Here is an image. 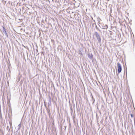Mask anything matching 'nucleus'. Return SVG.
Returning <instances> with one entry per match:
<instances>
[{
  "instance_id": "obj_1",
  "label": "nucleus",
  "mask_w": 135,
  "mask_h": 135,
  "mask_svg": "<svg viewBox=\"0 0 135 135\" xmlns=\"http://www.w3.org/2000/svg\"><path fill=\"white\" fill-rule=\"evenodd\" d=\"M94 35L96 36L99 42L100 43L101 42V40L99 34H98L97 32H95Z\"/></svg>"
},
{
  "instance_id": "obj_2",
  "label": "nucleus",
  "mask_w": 135,
  "mask_h": 135,
  "mask_svg": "<svg viewBox=\"0 0 135 135\" xmlns=\"http://www.w3.org/2000/svg\"><path fill=\"white\" fill-rule=\"evenodd\" d=\"M117 66H118V72L119 73H120L122 70V67L121 66L119 62L117 63Z\"/></svg>"
},
{
  "instance_id": "obj_3",
  "label": "nucleus",
  "mask_w": 135,
  "mask_h": 135,
  "mask_svg": "<svg viewBox=\"0 0 135 135\" xmlns=\"http://www.w3.org/2000/svg\"><path fill=\"white\" fill-rule=\"evenodd\" d=\"M47 112L49 114L50 116V110L49 109H47Z\"/></svg>"
},
{
  "instance_id": "obj_4",
  "label": "nucleus",
  "mask_w": 135,
  "mask_h": 135,
  "mask_svg": "<svg viewBox=\"0 0 135 135\" xmlns=\"http://www.w3.org/2000/svg\"><path fill=\"white\" fill-rule=\"evenodd\" d=\"M21 123L19 124L18 126V130L20 129L21 128Z\"/></svg>"
},
{
  "instance_id": "obj_5",
  "label": "nucleus",
  "mask_w": 135,
  "mask_h": 135,
  "mask_svg": "<svg viewBox=\"0 0 135 135\" xmlns=\"http://www.w3.org/2000/svg\"><path fill=\"white\" fill-rule=\"evenodd\" d=\"M3 29H4V32L6 34H7V33H6V31H5V29L3 27Z\"/></svg>"
},
{
  "instance_id": "obj_6",
  "label": "nucleus",
  "mask_w": 135,
  "mask_h": 135,
  "mask_svg": "<svg viewBox=\"0 0 135 135\" xmlns=\"http://www.w3.org/2000/svg\"><path fill=\"white\" fill-rule=\"evenodd\" d=\"M51 104V102H49V103H48L49 105L50 104Z\"/></svg>"
},
{
  "instance_id": "obj_7",
  "label": "nucleus",
  "mask_w": 135,
  "mask_h": 135,
  "mask_svg": "<svg viewBox=\"0 0 135 135\" xmlns=\"http://www.w3.org/2000/svg\"><path fill=\"white\" fill-rule=\"evenodd\" d=\"M131 117H133V116L132 114H131Z\"/></svg>"
},
{
  "instance_id": "obj_8",
  "label": "nucleus",
  "mask_w": 135,
  "mask_h": 135,
  "mask_svg": "<svg viewBox=\"0 0 135 135\" xmlns=\"http://www.w3.org/2000/svg\"><path fill=\"white\" fill-rule=\"evenodd\" d=\"M105 26L107 27V28L108 27V26L106 25Z\"/></svg>"
},
{
  "instance_id": "obj_9",
  "label": "nucleus",
  "mask_w": 135,
  "mask_h": 135,
  "mask_svg": "<svg viewBox=\"0 0 135 135\" xmlns=\"http://www.w3.org/2000/svg\"><path fill=\"white\" fill-rule=\"evenodd\" d=\"M44 104H45V103H45V102H44Z\"/></svg>"
},
{
  "instance_id": "obj_10",
  "label": "nucleus",
  "mask_w": 135,
  "mask_h": 135,
  "mask_svg": "<svg viewBox=\"0 0 135 135\" xmlns=\"http://www.w3.org/2000/svg\"><path fill=\"white\" fill-rule=\"evenodd\" d=\"M103 28L105 29V27H104V28Z\"/></svg>"
},
{
  "instance_id": "obj_11",
  "label": "nucleus",
  "mask_w": 135,
  "mask_h": 135,
  "mask_svg": "<svg viewBox=\"0 0 135 135\" xmlns=\"http://www.w3.org/2000/svg\"><path fill=\"white\" fill-rule=\"evenodd\" d=\"M69 102V104H70V102Z\"/></svg>"
},
{
  "instance_id": "obj_12",
  "label": "nucleus",
  "mask_w": 135,
  "mask_h": 135,
  "mask_svg": "<svg viewBox=\"0 0 135 135\" xmlns=\"http://www.w3.org/2000/svg\"><path fill=\"white\" fill-rule=\"evenodd\" d=\"M76 104H77V102H76Z\"/></svg>"
},
{
  "instance_id": "obj_13",
  "label": "nucleus",
  "mask_w": 135,
  "mask_h": 135,
  "mask_svg": "<svg viewBox=\"0 0 135 135\" xmlns=\"http://www.w3.org/2000/svg\"><path fill=\"white\" fill-rule=\"evenodd\" d=\"M132 102L133 103V102Z\"/></svg>"
},
{
  "instance_id": "obj_14",
  "label": "nucleus",
  "mask_w": 135,
  "mask_h": 135,
  "mask_svg": "<svg viewBox=\"0 0 135 135\" xmlns=\"http://www.w3.org/2000/svg\"><path fill=\"white\" fill-rule=\"evenodd\" d=\"M8 104H9V103H8Z\"/></svg>"
}]
</instances>
